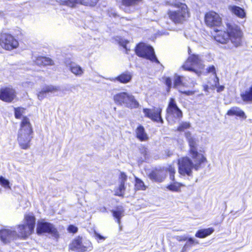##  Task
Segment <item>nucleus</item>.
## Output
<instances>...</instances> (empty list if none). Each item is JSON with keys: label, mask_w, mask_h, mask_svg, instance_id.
I'll return each instance as SVG.
<instances>
[{"label": "nucleus", "mask_w": 252, "mask_h": 252, "mask_svg": "<svg viewBox=\"0 0 252 252\" xmlns=\"http://www.w3.org/2000/svg\"><path fill=\"white\" fill-rule=\"evenodd\" d=\"M214 230L213 227L199 229L196 231L195 236L199 238H204L212 234Z\"/></svg>", "instance_id": "obj_28"}, {"label": "nucleus", "mask_w": 252, "mask_h": 252, "mask_svg": "<svg viewBox=\"0 0 252 252\" xmlns=\"http://www.w3.org/2000/svg\"><path fill=\"white\" fill-rule=\"evenodd\" d=\"M35 63L38 65L46 66L53 64V61L49 58L40 56L36 59Z\"/></svg>", "instance_id": "obj_30"}, {"label": "nucleus", "mask_w": 252, "mask_h": 252, "mask_svg": "<svg viewBox=\"0 0 252 252\" xmlns=\"http://www.w3.org/2000/svg\"><path fill=\"white\" fill-rule=\"evenodd\" d=\"M17 232L15 227L11 229L3 228L0 230V238L4 244L10 243L11 241L17 239Z\"/></svg>", "instance_id": "obj_14"}, {"label": "nucleus", "mask_w": 252, "mask_h": 252, "mask_svg": "<svg viewBox=\"0 0 252 252\" xmlns=\"http://www.w3.org/2000/svg\"><path fill=\"white\" fill-rule=\"evenodd\" d=\"M206 70L208 73H212L214 75L216 74V68L213 65L209 66Z\"/></svg>", "instance_id": "obj_47"}, {"label": "nucleus", "mask_w": 252, "mask_h": 252, "mask_svg": "<svg viewBox=\"0 0 252 252\" xmlns=\"http://www.w3.org/2000/svg\"><path fill=\"white\" fill-rule=\"evenodd\" d=\"M164 84L167 87L166 91L167 92L170 91V89L172 86V79L169 77H166L164 78Z\"/></svg>", "instance_id": "obj_41"}, {"label": "nucleus", "mask_w": 252, "mask_h": 252, "mask_svg": "<svg viewBox=\"0 0 252 252\" xmlns=\"http://www.w3.org/2000/svg\"><path fill=\"white\" fill-rule=\"evenodd\" d=\"M228 116H236L243 119H246L247 116L244 111L237 107H233L230 108L227 112Z\"/></svg>", "instance_id": "obj_27"}, {"label": "nucleus", "mask_w": 252, "mask_h": 252, "mask_svg": "<svg viewBox=\"0 0 252 252\" xmlns=\"http://www.w3.org/2000/svg\"><path fill=\"white\" fill-rule=\"evenodd\" d=\"M167 175V170L164 167H158L153 169L148 174L149 179L152 181L161 183Z\"/></svg>", "instance_id": "obj_13"}, {"label": "nucleus", "mask_w": 252, "mask_h": 252, "mask_svg": "<svg viewBox=\"0 0 252 252\" xmlns=\"http://www.w3.org/2000/svg\"><path fill=\"white\" fill-rule=\"evenodd\" d=\"M142 0H122V4L126 8L133 7L138 5Z\"/></svg>", "instance_id": "obj_34"}, {"label": "nucleus", "mask_w": 252, "mask_h": 252, "mask_svg": "<svg viewBox=\"0 0 252 252\" xmlns=\"http://www.w3.org/2000/svg\"><path fill=\"white\" fill-rule=\"evenodd\" d=\"M0 185L5 189H11L9 181L2 176H0Z\"/></svg>", "instance_id": "obj_38"}, {"label": "nucleus", "mask_w": 252, "mask_h": 252, "mask_svg": "<svg viewBox=\"0 0 252 252\" xmlns=\"http://www.w3.org/2000/svg\"><path fill=\"white\" fill-rule=\"evenodd\" d=\"M185 136L189 147V153L190 156H193V158H194L195 156H197L200 154L197 151V139L192 136L190 131L186 132Z\"/></svg>", "instance_id": "obj_18"}, {"label": "nucleus", "mask_w": 252, "mask_h": 252, "mask_svg": "<svg viewBox=\"0 0 252 252\" xmlns=\"http://www.w3.org/2000/svg\"><path fill=\"white\" fill-rule=\"evenodd\" d=\"M205 22L208 27H220L221 24V19L220 16L215 12L207 13L205 15Z\"/></svg>", "instance_id": "obj_15"}, {"label": "nucleus", "mask_w": 252, "mask_h": 252, "mask_svg": "<svg viewBox=\"0 0 252 252\" xmlns=\"http://www.w3.org/2000/svg\"><path fill=\"white\" fill-rule=\"evenodd\" d=\"M100 211L102 213L107 212V209H106V207H103L101 208L100 209Z\"/></svg>", "instance_id": "obj_55"}, {"label": "nucleus", "mask_w": 252, "mask_h": 252, "mask_svg": "<svg viewBox=\"0 0 252 252\" xmlns=\"http://www.w3.org/2000/svg\"><path fill=\"white\" fill-rule=\"evenodd\" d=\"M228 10L237 17L243 19L246 17V12L244 8L235 5H230L228 6Z\"/></svg>", "instance_id": "obj_22"}, {"label": "nucleus", "mask_w": 252, "mask_h": 252, "mask_svg": "<svg viewBox=\"0 0 252 252\" xmlns=\"http://www.w3.org/2000/svg\"><path fill=\"white\" fill-rule=\"evenodd\" d=\"M191 127V124L188 122H182L180 123L177 127V130L179 132L184 131L186 129H189Z\"/></svg>", "instance_id": "obj_35"}, {"label": "nucleus", "mask_w": 252, "mask_h": 252, "mask_svg": "<svg viewBox=\"0 0 252 252\" xmlns=\"http://www.w3.org/2000/svg\"><path fill=\"white\" fill-rule=\"evenodd\" d=\"M204 87V90L205 91V92H208L209 91V86L207 85H205L203 86Z\"/></svg>", "instance_id": "obj_56"}, {"label": "nucleus", "mask_w": 252, "mask_h": 252, "mask_svg": "<svg viewBox=\"0 0 252 252\" xmlns=\"http://www.w3.org/2000/svg\"><path fill=\"white\" fill-rule=\"evenodd\" d=\"M215 78L214 82H215V85L216 84H218V82L219 83V77H218L217 74L215 75Z\"/></svg>", "instance_id": "obj_54"}, {"label": "nucleus", "mask_w": 252, "mask_h": 252, "mask_svg": "<svg viewBox=\"0 0 252 252\" xmlns=\"http://www.w3.org/2000/svg\"><path fill=\"white\" fill-rule=\"evenodd\" d=\"M139 152L141 155L143 156L141 157L139 159V163H142L149 158L148 150L147 148L144 146H141L139 148Z\"/></svg>", "instance_id": "obj_32"}, {"label": "nucleus", "mask_w": 252, "mask_h": 252, "mask_svg": "<svg viewBox=\"0 0 252 252\" xmlns=\"http://www.w3.org/2000/svg\"><path fill=\"white\" fill-rule=\"evenodd\" d=\"M24 220V224L17 226V239H26L34 232L35 225V217L29 214L26 215Z\"/></svg>", "instance_id": "obj_4"}, {"label": "nucleus", "mask_w": 252, "mask_h": 252, "mask_svg": "<svg viewBox=\"0 0 252 252\" xmlns=\"http://www.w3.org/2000/svg\"><path fill=\"white\" fill-rule=\"evenodd\" d=\"M128 43V41L127 40H126L122 38H120L119 39V44H120V45L122 46L124 48L126 49V50H127L126 45Z\"/></svg>", "instance_id": "obj_45"}, {"label": "nucleus", "mask_w": 252, "mask_h": 252, "mask_svg": "<svg viewBox=\"0 0 252 252\" xmlns=\"http://www.w3.org/2000/svg\"><path fill=\"white\" fill-rule=\"evenodd\" d=\"M67 229V231L69 233H73V234L76 233L78 230V227L73 224L69 225Z\"/></svg>", "instance_id": "obj_44"}, {"label": "nucleus", "mask_w": 252, "mask_h": 252, "mask_svg": "<svg viewBox=\"0 0 252 252\" xmlns=\"http://www.w3.org/2000/svg\"><path fill=\"white\" fill-rule=\"evenodd\" d=\"M183 77L176 74L174 77L173 82V88L176 89L178 86L182 85L183 84Z\"/></svg>", "instance_id": "obj_37"}, {"label": "nucleus", "mask_w": 252, "mask_h": 252, "mask_svg": "<svg viewBox=\"0 0 252 252\" xmlns=\"http://www.w3.org/2000/svg\"><path fill=\"white\" fill-rule=\"evenodd\" d=\"M189 237L187 236H177L176 239L179 242L186 241Z\"/></svg>", "instance_id": "obj_51"}, {"label": "nucleus", "mask_w": 252, "mask_h": 252, "mask_svg": "<svg viewBox=\"0 0 252 252\" xmlns=\"http://www.w3.org/2000/svg\"><path fill=\"white\" fill-rule=\"evenodd\" d=\"M24 109L20 107L14 108V116L16 119H20L23 115Z\"/></svg>", "instance_id": "obj_42"}, {"label": "nucleus", "mask_w": 252, "mask_h": 252, "mask_svg": "<svg viewBox=\"0 0 252 252\" xmlns=\"http://www.w3.org/2000/svg\"><path fill=\"white\" fill-rule=\"evenodd\" d=\"M193 159L194 163L193 162L192 169H194L196 171L199 170L201 167V164L207 161L206 158L202 154H199L197 156H195L194 158L193 156H190Z\"/></svg>", "instance_id": "obj_24"}, {"label": "nucleus", "mask_w": 252, "mask_h": 252, "mask_svg": "<svg viewBox=\"0 0 252 252\" xmlns=\"http://www.w3.org/2000/svg\"><path fill=\"white\" fill-rule=\"evenodd\" d=\"M16 96V93L14 89L10 87H3L0 89V100L10 103Z\"/></svg>", "instance_id": "obj_17"}, {"label": "nucleus", "mask_w": 252, "mask_h": 252, "mask_svg": "<svg viewBox=\"0 0 252 252\" xmlns=\"http://www.w3.org/2000/svg\"><path fill=\"white\" fill-rule=\"evenodd\" d=\"M136 138L141 141H145L148 139V136L145 128L141 125H139L135 130Z\"/></svg>", "instance_id": "obj_26"}, {"label": "nucleus", "mask_w": 252, "mask_h": 252, "mask_svg": "<svg viewBox=\"0 0 252 252\" xmlns=\"http://www.w3.org/2000/svg\"><path fill=\"white\" fill-rule=\"evenodd\" d=\"M181 184L178 182H174L168 185L167 189L172 191H178L180 190Z\"/></svg>", "instance_id": "obj_36"}, {"label": "nucleus", "mask_w": 252, "mask_h": 252, "mask_svg": "<svg viewBox=\"0 0 252 252\" xmlns=\"http://www.w3.org/2000/svg\"><path fill=\"white\" fill-rule=\"evenodd\" d=\"M143 112L144 113L145 116L149 119L152 117V115L154 113L152 110L149 108H143Z\"/></svg>", "instance_id": "obj_43"}, {"label": "nucleus", "mask_w": 252, "mask_h": 252, "mask_svg": "<svg viewBox=\"0 0 252 252\" xmlns=\"http://www.w3.org/2000/svg\"><path fill=\"white\" fill-rule=\"evenodd\" d=\"M179 92L182 94H184L186 95H191L193 94V92L191 91H183L182 90H179Z\"/></svg>", "instance_id": "obj_52"}, {"label": "nucleus", "mask_w": 252, "mask_h": 252, "mask_svg": "<svg viewBox=\"0 0 252 252\" xmlns=\"http://www.w3.org/2000/svg\"><path fill=\"white\" fill-rule=\"evenodd\" d=\"M167 170V172H168L169 173V178L170 179L174 182L175 181V174L176 172L175 169L174 167L170 165L168 168H166Z\"/></svg>", "instance_id": "obj_40"}, {"label": "nucleus", "mask_w": 252, "mask_h": 252, "mask_svg": "<svg viewBox=\"0 0 252 252\" xmlns=\"http://www.w3.org/2000/svg\"><path fill=\"white\" fill-rule=\"evenodd\" d=\"M182 0H175L174 2H172V5L177 7V8H180V6L178 5V4H179V2H182Z\"/></svg>", "instance_id": "obj_53"}, {"label": "nucleus", "mask_w": 252, "mask_h": 252, "mask_svg": "<svg viewBox=\"0 0 252 252\" xmlns=\"http://www.w3.org/2000/svg\"><path fill=\"white\" fill-rule=\"evenodd\" d=\"M120 178L121 179L120 183L123 182L124 183H125L127 180V175L124 172H121Z\"/></svg>", "instance_id": "obj_48"}, {"label": "nucleus", "mask_w": 252, "mask_h": 252, "mask_svg": "<svg viewBox=\"0 0 252 252\" xmlns=\"http://www.w3.org/2000/svg\"><path fill=\"white\" fill-rule=\"evenodd\" d=\"M108 14L110 17H113L114 18L117 17L118 15L116 11L113 9H110L108 11Z\"/></svg>", "instance_id": "obj_50"}, {"label": "nucleus", "mask_w": 252, "mask_h": 252, "mask_svg": "<svg viewBox=\"0 0 252 252\" xmlns=\"http://www.w3.org/2000/svg\"><path fill=\"white\" fill-rule=\"evenodd\" d=\"M94 237L98 242L99 241H104L105 239V238L104 236L95 231H94Z\"/></svg>", "instance_id": "obj_46"}, {"label": "nucleus", "mask_w": 252, "mask_h": 252, "mask_svg": "<svg viewBox=\"0 0 252 252\" xmlns=\"http://www.w3.org/2000/svg\"><path fill=\"white\" fill-rule=\"evenodd\" d=\"M66 67L76 76L81 77L84 74V69L75 63L70 62L66 64Z\"/></svg>", "instance_id": "obj_21"}, {"label": "nucleus", "mask_w": 252, "mask_h": 252, "mask_svg": "<svg viewBox=\"0 0 252 252\" xmlns=\"http://www.w3.org/2000/svg\"><path fill=\"white\" fill-rule=\"evenodd\" d=\"M114 100L117 105H124L129 109L137 108L140 105L133 95L125 92L116 94Z\"/></svg>", "instance_id": "obj_6"}, {"label": "nucleus", "mask_w": 252, "mask_h": 252, "mask_svg": "<svg viewBox=\"0 0 252 252\" xmlns=\"http://www.w3.org/2000/svg\"><path fill=\"white\" fill-rule=\"evenodd\" d=\"M60 90V87L57 86L52 85L44 86L39 92L37 97L40 100H42L46 97L48 94L54 93Z\"/></svg>", "instance_id": "obj_20"}, {"label": "nucleus", "mask_w": 252, "mask_h": 252, "mask_svg": "<svg viewBox=\"0 0 252 252\" xmlns=\"http://www.w3.org/2000/svg\"><path fill=\"white\" fill-rule=\"evenodd\" d=\"M166 112V119L169 123H175L179 122L183 117V112L178 107L174 98L171 97L169 99Z\"/></svg>", "instance_id": "obj_5"}, {"label": "nucleus", "mask_w": 252, "mask_h": 252, "mask_svg": "<svg viewBox=\"0 0 252 252\" xmlns=\"http://www.w3.org/2000/svg\"><path fill=\"white\" fill-rule=\"evenodd\" d=\"M191 52V49H190V48H189V47L188 52H189V55H191V54H190Z\"/></svg>", "instance_id": "obj_57"}, {"label": "nucleus", "mask_w": 252, "mask_h": 252, "mask_svg": "<svg viewBox=\"0 0 252 252\" xmlns=\"http://www.w3.org/2000/svg\"><path fill=\"white\" fill-rule=\"evenodd\" d=\"M202 60L200 56L198 55L193 54L189 55L187 61L182 65V68L185 70L192 71L199 75L200 72L197 69L194 68V67L200 68H202Z\"/></svg>", "instance_id": "obj_10"}, {"label": "nucleus", "mask_w": 252, "mask_h": 252, "mask_svg": "<svg viewBox=\"0 0 252 252\" xmlns=\"http://www.w3.org/2000/svg\"><path fill=\"white\" fill-rule=\"evenodd\" d=\"M135 52L137 56L149 60L153 63H155L159 65V70H163V65L158 60L154 48L150 45L144 43L138 44L135 48Z\"/></svg>", "instance_id": "obj_3"}, {"label": "nucleus", "mask_w": 252, "mask_h": 252, "mask_svg": "<svg viewBox=\"0 0 252 252\" xmlns=\"http://www.w3.org/2000/svg\"><path fill=\"white\" fill-rule=\"evenodd\" d=\"M198 244H199L198 240L192 237H189L186 240V243L183 247L181 252H187L192 248L193 245Z\"/></svg>", "instance_id": "obj_29"}, {"label": "nucleus", "mask_w": 252, "mask_h": 252, "mask_svg": "<svg viewBox=\"0 0 252 252\" xmlns=\"http://www.w3.org/2000/svg\"><path fill=\"white\" fill-rule=\"evenodd\" d=\"M111 211L113 217L115 219H116V221L120 226L121 219L124 216L125 212L124 207L121 205L118 206L114 209L112 210Z\"/></svg>", "instance_id": "obj_23"}, {"label": "nucleus", "mask_w": 252, "mask_h": 252, "mask_svg": "<svg viewBox=\"0 0 252 252\" xmlns=\"http://www.w3.org/2000/svg\"><path fill=\"white\" fill-rule=\"evenodd\" d=\"M36 231L38 235L48 234L55 238H58L59 237V232L54 225L44 220H38Z\"/></svg>", "instance_id": "obj_8"}, {"label": "nucleus", "mask_w": 252, "mask_h": 252, "mask_svg": "<svg viewBox=\"0 0 252 252\" xmlns=\"http://www.w3.org/2000/svg\"><path fill=\"white\" fill-rule=\"evenodd\" d=\"M32 132L29 119L26 116L23 117L18 136V141L22 149H27L30 147V143L32 137L31 135Z\"/></svg>", "instance_id": "obj_2"}, {"label": "nucleus", "mask_w": 252, "mask_h": 252, "mask_svg": "<svg viewBox=\"0 0 252 252\" xmlns=\"http://www.w3.org/2000/svg\"><path fill=\"white\" fill-rule=\"evenodd\" d=\"M132 77L133 74L132 72L128 71H126L117 77H110L107 78V79L114 82H118L120 83L125 84L129 83L131 81Z\"/></svg>", "instance_id": "obj_19"}, {"label": "nucleus", "mask_w": 252, "mask_h": 252, "mask_svg": "<svg viewBox=\"0 0 252 252\" xmlns=\"http://www.w3.org/2000/svg\"><path fill=\"white\" fill-rule=\"evenodd\" d=\"M69 248L75 252H85L91 251L93 246L90 241L88 240L83 241L82 237H78L73 240L69 245Z\"/></svg>", "instance_id": "obj_11"}, {"label": "nucleus", "mask_w": 252, "mask_h": 252, "mask_svg": "<svg viewBox=\"0 0 252 252\" xmlns=\"http://www.w3.org/2000/svg\"><path fill=\"white\" fill-rule=\"evenodd\" d=\"M161 111L162 110L161 109H158L156 112H154L150 119L154 122H158L161 124H163V120L161 117Z\"/></svg>", "instance_id": "obj_31"}, {"label": "nucleus", "mask_w": 252, "mask_h": 252, "mask_svg": "<svg viewBox=\"0 0 252 252\" xmlns=\"http://www.w3.org/2000/svg\"><path fill=\"white\" fill-rule=\"evenodd\" d=\"M126 189L125 183H120L118 191L115 193V195L119 196H123Z\"/></svg>", "instance_id": "obj_39"}, {"label": "nucleus", "mask_w": 252, "mask_h": 252, "mask_svg": "<svg viewBox=\"0 0 252 252\" xmlns=\"http://www.w3.org/2000/svg\"><path fill=\"white\" fill-rule=\"evenodd\" d=\"M0 45L5 50H12L18 46L19 42L12 34L2 32L0 35Z\"/></svg>", "instance_id": "obj_12"}, {"label": "nucleus", "mask_w": 252, "mask_h": 252, "mask_svg": "<svg viewBox=\"0 0 252 252\" xmlns=\"http://www.w3.org/2000/svg\"><path fill=\"white\" fill-rule=\"evenodd\" d=\"M178 172L182 176H191L192 175L193 161L186 156L178 158L177 162Z\"/></svg>", "instance_id": "obj_9"}, {"label": "nucleus", "mask_w": 252, "mask_h": 252, "mask_svg": "<svg viewBox=\"0 0 252 252\" xmlns=\"http://www.w3.org/2000/svg\"><path fill=\"white\" fill-rule=\"evenodd\" d=\"M226 32L215 29V31L218 32L215 36L216 41L223 44H227L230 41L233 46L228 44L225 45L224 48L231 49L233 47H237L241 45L242 32L240 27L234 24L227 23L226 24Z\"/></svg>", "instance_id": "obj_1"}, {"label": "nucleus", "mask_w": 252, "mask_h": 252, "mask_svg": "<svg viewBox=\"0 0 252 252\" xmlns=\"http://www.w3.org/2000/svg\"><path fill=\"white\" fill-rule=\"evenodd\" d=\"M179 3L178 5L180 6V8L176 10H169L167 12L169 18L176 24L182 23L189 17L187 5L183 2Z\"/></svg>", "instance_id": "obj_7"}, {"label": "nucleus", "mask_w": 252, "mask_h": 252, "mask_svg": "<svg viewBox=\"0 0 252 252\" xmlns=\"http://www.w3.org/2000/svg\"><path fill=\"white\" fill-rule=\"evenodd\" d=\"M215 87L217 88V92L220 93L223 91L225 88L223 85H220V83L218 82V84H215Z\"/></svg>", "instance_id": "obj_49"}, {"label": "nucleus", "mask_w": 252, "mask_h": 252, "mask_svg": "<svg viewBox=\"0 0 252 252\" xmlns=\"http://www.w3.org/2000/svg\"><path fill=\"white\" fill-rule=\"evenodd\" d=\"M242 100L247 104L252 103V85L240 94Z\"/></svg>", "instance_id": "obj_25"}, {"label": "nucleus", "mask_w": 252, "mask_h": 252, "mask_svg": "<svg viewBox=\"0 0 252 252\" xmlns=\"http://www.w3.org/2000/svg\"><path fill=\"white\" fill-rule=\"evenodd\" d=\"M99 0H60V4L63 5L74 8L77 4L84 5L95 6Z\"/></svg>", "instance_id": "obj_16"}, {"label": "nucleus", "mask_w": 252, "mask_h": 252, "mask_svg": "<svg viewBox=\"0 0 252 252\" xmlns=\"http://www.w3.org/2000/svg\"><path fill=\"white\" fill-rule=\"evenodd\" d=\"M146 186H145L143 181L140 178L135 177V189L138 190H145L146 189Z\"/></svg>", "instance_id": "obj_33"}]
</instances>
